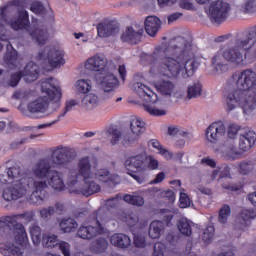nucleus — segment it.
Masks as SVG:
<instances>
[{
  "label": "nucleus",
  "mask_w": 256,
  "mask_h": 256,
  "mask_svg": "<svg viewBox=\"0 0 256 256\" xmlns=\"http://www.w3.org/2000/svg\"><path fill=\"white\" fill-rule=\"evenodd\" d=\"M175 44L171 47L162 44L157 46L152 54L141 56L143 65H155L160 59L157 68V75L163 77H178L182 73L183 79L193 77L201 65L195 59L197 46L185 37L177 36L174 38Z\"/></svg>",
  "instance_id": "obj_1"
},
{
  "label": "nucleus",
  "mask_w": 256,
  "mask_h": 256,
  "mask_svg": "<svg viewBox=\"0 0 256 256\" xmlns=\"http://www.w3.org/2000/svg\"><path fill=\"white\" fill-rule=\"evenodd\" d=\"M232 81L236 82L237 89H228L224 92L227 111H233L238 105H242L243 111H253L256 107L255 71L245 69L238 74H233Z\"/></svg>",
  "instance_id": "obj_2"
},
{
  "label": "nucleus",
  "mask_w": 256,
  "mask_h": 256,
  "mask_svg": "<svg viewBox=\"0 0 256 256\" xmlns=\"http://www.w3.org/2000/svg\"><path fill=\"white\" fill-rule=\"evenodd\" d=\"M256 43V25L251 27L246 34L237 37L234 41L235 46L225 49L223 52L218 51L212 58V65H215L216 71L225 73L229 66L223 64V59L227 63L241 67L245 65L247 52L253 49Z\"/></svg>",
  "instance_id": "obj_3"
},
{
  "label": "nucleus",
  "mask_w": 256,
  "mask_h": 256,
  "mask_svg": "<svg viewBox=\"0 0 256 256\" xmlns=\"http://www.w3.org/2000/svg\"><path fill=\"white\" fill-rule=\"evenodd\" d=\"M18 219H23L25 223H31L35 219V214L33 212H24L0 218V233H11L13 231L15 243L20 245V247L15 246V244L0 246V253L4 256H21L23 255V249L27 247V232L23 224L17 222Z\"/></svg>",
  "instance_id": "obj_4"
},
{
  "label": "nucleus",
  "mask_w": 256,
  "mask_h": 256,
  "mask_svg": "<svg viewBox=\"0 0 256 256\" xmlns=\"http://www.w3.org/2000/svg\"><path fill=\"white\" fill-rule=\"evenodd\" d=\"M31 187H33V191L29 198L30 203L42 205L43 201H45V195H47V191H45L48 187L47 181H38L33 178H22L19 183L4 188L2 199L7 202L17 201V199L27 195L31 191Z\"/></svg>",
  "instance_id": "obj_5"
},
{
  "label": "nucleus",
  "mask_w": 256,
  "mask_h": 256,
  "mask_svg": "<svg viewBox=\"0 0 256 256\" xmlns=\"http://www.w3.org/2000/svg\"><path fill=\"white\" fill-rule=\"evenodd\" d=\"M41 91L46 96L40 97L28 104L29 113H45L49 108V104L55 105L57 109L61 107V87L57 86V80L53 78H46L41 81Z\"/></svg>",
  "instance_id": "obj_6"
},
{
  "label": "nucleus",
  "mask_w": 256,
  "mask_h": 256,
  "mask_svg": "<svg viewBox=\"0 0 256 256\" xmlns=\"http://www.w3.org/2000/svg\"><path fill=\"white\" fill-rule=\"evenodd\" d=\"M85 68L88 71H95V80L99 83L102 89L109 93L113 89L119 87V79L107 68V58L104 55L96 54L89 58L85 63Z\"/></svg>",
  "instance_id": "obj_7"
},
{
  "label": "nucleus",
  "mask_w": 256,
  "mask_h": 256,
  "mask_svg": "<svg viewBox=\"0 0 256 256\" xmlns=\"http://www.w3.org/2000/svg\"><path fill=\"white\" fill-rule=\"evenodd\" d=\"M133 89L143 99L144 111L152 117H163L167 115V110L163 109V102L159 100V96L149 86L141 83L135 82L133 84Z\"/></svg>",
  "instance_id": "obj_8"
},
{
  "label": "nucleus",
  "mask_w": 256,
  "mask_h": 256,
  "mask_svg": "<svg viewBox=\"0 0 256 256\" xmlns=\"http://www.w3.org/2000/svg\"><path fill=\"white\" fill-rule=\"evenodd\" d=\"M84 183L81 185L78 176L69 177L67 181L68 192L74 195H83L84 197H91L95 193L101 191V186L97 182L89 179H83Z\"/></svg>",
  "instance_id": "obj_9"
},
{
  "label": "nucleus",
  "mask_w": 256,
  "mask_h": 256,
  "mask_svg": "<svg viewBox=\"0 0 256 256\" xmlns=\"http://www.w3.org/2000/svg\"><path fill=\"white\" fill-rule=\"evenodd\" d=\"M125 167L128 169V174L132 179L137 181L139 185H143L145 183V175L138 173H145L147 171V156L145 154H138L135 156L129 157L125 161Z\"/></svg>",
  "instance_id": "obj_10"
},
{
  "label": "nucleus",
  "mask_w": 256,
  "mask_h": 256,
  "mask_svg": "<svg viewBox=\"0 0 256 256\" xmlns=\"http://www.w3.org/2000/svg\"><path fill=\"white\" fill-rule=\"evenodd\" d=\"M231 13V4L223 0L212 1L208 8V17L212 25L225 23Z\"/></svg>",
  "instance_id": "obj_11"
},
{
  "label": "nucleus",
  "mask_w": 256,
  "mask_h": 256,
  "mask_svg": "<svg viewBox=\"0 0 256 256\" xmlns=\"http://www.w3.org/2000/svg\"><path fill=\"white\" fill-rule=\"evenodd\" d=\"M23 77L26 83H33V81H37V79H39V65L31 61L26 64L23 71L11 74L8 81L9 87H17Z\"/></svg>",
  "instance_id": "obj_12"
},
{
  "label": "nucleus",
  "mask_w": 256,
  "mask_h": 256,
  "mask_svg": "<svg viewBox=\"0 0 256 256\" xmlns=\"http://www.w3.org/2000/svg\"><path fill=\"white\" fill-rule=\"evenodd\" d=\"M101 210L96 211V224L93 225H81L77 231V236L80 239H84L87 241H91V239H95L97 235H103L105 233V226H103V216H101Z\"/></svg>",
  "instance_id": "obj_13"
},
{
  "label": "nucleus",
  "mask_w": 256,
  "mask_h": 256,
  "mask_svg": "<svg viewBox=\"0 0 256 256\" xmlns=\"http://www.w3.org/2000/svg\"><path fill=\"white\" fill-rule=\"evenodd\" d=\"M65 52L63 50L46 47L44 51L39 52L37 59L43 61L48 60V63L52 69H57L65 65Z\"/></svg>",
  "instance_id": "obj_14"
},
{
  "label": "nucleus",
  "mask_w": 256,
  "mask_h": 256,
  "mask_svg": "<svg viewBox=\"0 0 256 256\" xmlns=\"http://www.w3.org/2000/svg\"><path fill=\"white\" fill-rule=\"evenodd\" d=\"M75 157H77V152L70 147L58 146L52 151V163L54 167H67Z\"/></svg>",
  "instance_id": "obj_15"
},
{
  "label": "nucleus",
  "mask_w": 256,
  "mask_h": 256,
  "mask_svg": "<svg viewBox=\"0 0 256 256\" xmlns=\"http://www.w3.org/2000/svg\"><path fill=\"white\" fill-rule=\"evenodd\" d=\"M42 245L46 249H53V247H57L58 245L62 255L71 256V245L65 241L59 242L55 234H44L42 237Z\"/></svg>",
  "instance_id": "obj_16"
},
{
  "label": "nucleus",
  "mask_w": 256,
  "mask_h": 256,
  "mask_svg": "<svg viewBox=\"0 0 256 256\" xmlns=\"http://www.w3.org/2000/svg\"><path fill=\"white\" fill-rule=\"evenodd\" d=\"M51 168V160L49 158H42L34 165L32 173L36 179H47L48 181L55 171Z\"/></svg>",
  "instance_id": "obj_17"
},
{
  "label": "nucleus",
  "mask_w": 256,
  "mask_h": 256,
  "mask_svg": "<svg viewBox=\"0 0 256 256\" xmlns=\"http://www.w3.org/2000/svg\"><path fill=\"white\" fill-rule=\"evenodd\" d=\"M143 33H145L143 27H136L135 29L133 26H128L121 35V41L129 45H139V42L143 39Z\"/></svg>",
  "instance_id": "obj_18"
},
{
  "label": "nucleus",
  "mask_w": 256,
  "mask_h": 256,
  "mask_svg": "<svg viewBox=\"0 0 256 256\" xmlns=\"http://www.w3.org/2000/svg\"><path fill=\"white\" fill-rule=\"evenodd\" d=\"M130 129L132 135L124 136V141L126 143H135V141L139 139V135H143V133H145V122L140 118L134 117L130 121Z\"/></svg>",
  "instance_id": "obj_19"
},
{
  "label": "nucleus",
  "mask_w": 256,
  "mask_h": 256,
  "mask_svg": "<svg viewBox=\"0 0 256 256\" xmlns=\"http://www.w3.org/2000/svg\"><path fill=\"white\" fill-rule=\"evenodd\" d=\"M226 133L225 124L223 122H213L206 129V138L210 143H217Z\"/></svg>",
  "instance_id": "obj_20"
},
{
  "label": "nucleus",
  "mask_w": 256,
  "mask_h": 256,
  "mask_svg": "<svg viewBox=\"0 0 256 256\" xmlns=\"http://www.w3.org/2000/svg\"><path fill=\"white\" fill-rule=\"evenodd\" d=\"M256 133L253 130H249L239 137V149L240 151H251L255 147Z\"/></svg>",
  "instance_id": "obj_21"
},
{
  "label": "nucleus",
  "mask_w": 256,
  "mask_h": 256,
  "mask_svg": "<svg viewBox=\"0 0 256 256\" xmlns=\"http://www.w3.org/2000/svg\"><path fill=\"white\" fill-rule=\"evenodd\" d=\"M32 41H35L37 45H45L49 39V32L46 26H38L36 28H30L28 30Z\"/></svg>",
  "instance_id": "obj_22"
},
{
  "label": "nucleus",
  "mask_w": 256,
  "mask_h": 256,
  "mask_svg": "<svg viewBox=\"0 0 256 256\" xmlns=\"http://www.w3.org/2000/svg\"><path fill=\"white\" fill-rule=\"evenodd\" d=\"M144 27L150 37H155L159 33V29H161V19L157 16H148L145 19Z\"/></svg>",
  "instance_id": "obj_23"
},
{
  "label": "nucleus",
  "mask_w": 256,
  "mask_h": 256,
  "mask_svg": "<svg viewBox=\"0 0 256 256\" xmlns=\"http://www.w3.org/2000/svg\"><path fill=\"white\" fill-rule=\"evenodd\" d=\"M98 37L105 39L107 37H111V35H115L117 31V26L113 21L109 22H100L96 26Z\"/></svg>",
  "instance_id": "obj_24"
},
{
  "label": "nucleus",
  "mask_w": 256,
  "mask_h": 256,
  "mask_svg": "<svg viewBox=\"0 0 256 256\" xmlns=\"http://www.w3.org/2000/svg\"><path fill=\"white\" fill-rule=\"evenodd\" d=\"M110 243L118 249H128L131 247V238L123 233H115L111 236Z\"/></svg>",
  "instance_id": "obj_25"
},
{
  "label": "nucleus",
  "mask_w": 256,
  "mask_h": 256,
  "mask_svg": "<svg viewBox=\"0 0 256 256\" xmlns=\"http://www.w3.org/2000/svg\"><path fill=\"white\" fill-rule=\"evenodd\" d=\"M83 177V179H91V161L89 156L81 158L78 162V174L76 177Z\"/></svg>",
  "instance_id": "obj_26"
},
{
  "label": "nucleus",
  "mask_w": 256,
  "mask_h": 256,
  "mask_svg": "<svg viewBox=\"0 0 256 256\" xmlns=\"http://www.w3.org/2000/svg\"><path fill=\"white\" fill-rule=\"evenodd\" d=\"M165 232V222L154 220L150 223L148 235L151 239H159Z\"/></svg>",
  "instance_id": "obj_27"
},
{
  "label": "nucleus",
  "mask_w": 256,
  "mask_h": 256,
  "mask_svg": "<svg viewBox=\"0 0 256 256\" xmlns=\"http://www.w3.org/2000/svg\"><path fill=\"white\" fill-rule=\"evenodd\" d=\"M11 27L14 31H21L29 27V13L27 11L19 12L17 19L11 22Z\"/></svg>",
  "instance_id": "obj_28"
},
{
  "label": "nucleus",
  "mask_w": 256,
  "mask_h": 256,
  "mask_svg": "<svg viewBox=\"0 0 256 256\" xmlns=\"http://www.w3.org/2000/svg\"><path fill=\"white\" fill-rule=\"evenodd\" d=\"M154 86L161 95H171L173 93V89H175V84L170 80L165 79L156 81Z\"/></svg>",
  "instance_id": "obj_29"
},
{
  "label": "nucleus",
  "mask_w": 256,
  "mask_h": 256,
  "mask_svg": "<svg viewBox=\"0 0 256 256\" xmlns=\"http://www.w3.org/2000/svg\"><path fill=\"white\" fill-rule=\"evenodd\" d=\"M48 185L54 189V191H65V182L57 170L52 172V175L47 180Z\"/></svg>",
  "instance_id": "obj_30"
},
{
  "label": "nucleus",
  "mask_w": 256,
  "mask_h": 256,
  "mask_svg": "<svg viewBox=\"0 0 256 256\" xmlns=\"http://www.w3.org/2000/svg\"><path fill=\"white\" fill-rule=\"evenodd\" d=\"M193 225V221L187 218H182L178 221L177 228L182 235H185V237H191L193 235Z\"/></svg>",
  "instance_id": "obj_31"
},
{
  "label": "nucleus",
  "mask_w": 256,
  "mask_h": 256,
  "mask_svg": "<svg viewBox=\"0 0 256 256\" xmlns=\"http://www.w3.org/2000/svg\"><path fill=\"white\" fill-rule=\"evenodd\" d=\"M256 212L253 209H243L239 215V222L241 223L240 229H245L251 225V219H255Z\"/></svg>",
  "instance_id": "obj_32"
},
{
  "label": "nucleus",
  "mask_w": 256,
  "mask_h": 256,
  "mask_svg": "<svg viewBox=\"0 0 256 256\" xmlns=\"http://www.w3.org/2000/svg\"><path fill=\"white\" fill-rule=\"evenodd\" d=\"M8 175L11 179V183H19L21 179H32L31 177L23 175V170L20 166H12L7 168Z\"/></svg>",
  "instance_id": "obj_33"
},
{
  "label": "nucleus",
  "mask_w": 256,
  "mask_h": 256,
  "mask_svg": "<svg viewBox=\"0 0 256 256\" xmlns=\"http://www.w3.org/2000/svg\"><path fill=\"white\" fill-rule=\"evenodd\" d=\"M76 105H79L77 100L66 101L64 111L58 116V119L55 121H52L49 124H40V125H38V129H45L47 127H51V125H55V123H57V121H59V119L65 117V115H67V113H69V111H71L73 109V107H76Z\"/></svg>",
  "instance_id": "obj_34"
},
{
  "label": "nucleus",
  "mask_w": 256,
  "mask_h": 256,
  "mask_svg": "<svg viewBox=\"0 0 256 256\" xmlns=\"http://www.w3.org/2000/svg\"><path fill=\"white\" fill-rule=\"evenodd\" d=\"M17 57H19V55L17 54V50L13 48V45H11V43H8L7 52L4 55V63H6V65L16 67Z\"/></svg>",
  "instance_id": "obj_35"
},
{
  "label": "nucleus",
  "mask_w": 256,
  "mask_h": 256,
  "mask_svg": "<svg viewBox=\"0 0 256 256\" xmlns=\"http://www.w3.org/2000/svg\"><path fill=\"white\" fill-rule=\"evenodd\" d=\"M77 221L73 218H64L60 222V229L63 233H73L77 229Z\"/></svg>",
  "instance_id": "obj_36"
},
{
  "label": "nucleus",
  "mask_w": 256,
  "mask_h": 256,
  "mask_svg": "<svg viewBox=\"0 0 256 256\" xmlns=\"http://www.w3.org/2000/svg\"><path fill=\"white\" fill-rule=\"evenodd\" d=\"M107 247H109V242H107V239L98 238L92 243L91 250L94 253H105V251H107Z\"/></svg>",
  "instance_id": "obj_37"
},
{
  "label": "nucleus",
  "mask_w": 256,
  "mask_h": 256,
  "mask_svg": "<svg viewBox=\"0 0 256 256\" xmlns=\"http://www.w3.org/2000/svg\"><path fill=\"white\" fill-rule=\"evenodd\" d=\"M123 201L129 203V205H134L136 207H143L145 205V198L139 195L126 194L123 196Z\"/></svg>",
  "instance_id": "obj_38"
},
{
  "label": "nucleus",
  "mask_w": 256,
  "mask_h": 256,
  "mask_svg": "<svg viewBox=\"0 0 256 256\" xmlns=\"http://www.w3.org/2000/svg\"><path fill=\"white\" fill-rule=\"evenodd\" d=\"M106 135L110 138L111 145H117L121 139V131L117 128V126H110L106 130Z\"/></svg>",
  "instance_id": "obj_39"
},
{
  "label": "nucleus",
  "mask_w": 256,
  "mask_h": 256,
  "mask_svg": "<svg viewBox=\"0 0 256 256\" xmlns=\"http://www.w3.org/2000/svg\"><path fill=\"white\" fill-rule=\"evenodd\" d=\"M99 104V96L95 94H86L82 99V105L86 109H93Z\"/></svg>",
  "instance_id": "obj_40"
},
{
  "label": "nucleus",
  "mask_w": 256,
  "mask_h": 256,
  "mask_svg": "<svg viewBox=\"0 0 256 256\" xmlns=\"http://www.w3.org/2000/svg\"><path fill=\"white\" fill-rule=\"evenodd\" d=\"M240 175H253L256 173V163L253 162H242L239 166Z\"/></svg>",
  "instance_id": "obj_41"
},
{
  "label": "nucleus",
  "mask_w": 256,
  "mask_h": 256,
  "mask_svg": "<svg viewBox=\"0 0 256 256\" xmlns=\"http://www.w3.org/2000/svg\"><path fill=\"white\" fill-rule=\"evenodd\" d=\"M201 91H203V86L201 83H194L192 86L188 87V99H195L197 97H200Z\"/></svg>",
  "instance_id": "obj_42"
},
{
  "label": "nucleus",
  "mask_w": 256,
  "mask_h": 256,
  "mask_svg": "<svg viewBox=\"0 0 256 256\" xmlns=\"http://www.w3.org/2000/svg\"><path fill=\"white\" fill-rule=\"evenodd\" d=\"M30 237L34 245H39L41 243V227L32 225L30 227Z\"/></svg>",
  "instance_id": "obj_43"
},
{
  "label": "nucleus",
  "mask_w": 256,
  "mask_h": 256,
  "mask_svg": "<svg viewBox=\"0 0 256 256\" xmlns=\"http://www.w3.org/2000/svg\"><path fill=\"white\" fill-rule=\"evenodd\" d=\"M215 233V226L209 225L204 229V232L202 234V240L204 241V245L211 244V241H213V235Z\"/></svg>",
  "instance_id": "obj_44"
},
{
  "label": "nucleus",
  "mask_w": 256,
  "mask_h": 256,
  "mask_svg": "<svg viewBox=\"0 0 256 256\" xmlns=\"http://www.w3.org/2000/svg\"><path fill=\"white\" fill-rule=\"evenodd\" d=\"M231 215V206L224 204L220 211H219V216H218V221L220 223H227V219H229V216Z\"/></svg>",
  "instance_id": "obj_45"
},
{
  "label": "nucleus",
  "mask_w": 256,
  "mask_h": 256,
  "mask_svg": "<svg viewBox=\"0 0 256 256\" xmlns=\"http://www.w3.org/2000/svg\"><path fill=\"white\" fill-rule=\"evenodd\" d=\"M95 177L102 183H108V181L111 180V172H109L107 169H99L95 173Z\"/></svg>",
  "instance_id": "obj_46"
},
{
  "label": "nucleus",
  "mask_w": 256,
  "mask_h": 256,
  "mask_svg": "<svg viewBox=\"0 0 256 256\" xmlns=\"http://www.w3.org/2000/svg\"><path fill=\"white\" fill-rule=\"evenodd\" d=\"M226 157L230 161H235L236 159H239L241 157V152L235 146L232 145L227 148Z\"/></svg>",
  "instance_id": "obj_47"
},
{
  "label": "nucleus",
  "mask_w": 256,
  "mask_h": 256,
  "mask_svg": "<svg viewBox=\"0 0 256 256\" xmlns=\"http://www.w3.org/2000/svg\"><path fill=\"white\" fill-rule=\"evenodd\" d=\"M76 88L79 93H89L91 91V84L85 79L78 80L76 82Z\"/></svg>",
  "instance_id": "obj_48"
},
{
  "label": "nucleus",
  "mask_w": 256,
  "mask_h": 256,
  "mask_svg": "<svg viewBox=\"0 0 256 256\" xmlns=\"http://www.w3.org/2000/svg\"><path fill=\"white\" fill-rule=\"evenodd\" d=\"M160 214L164 223L169 227V225H171V221H173V218L175 217V213L169 209H161Z\"/></svg>",
  "instance_id": "obj_49"
},
{
  "label": "nucleus",
  "mask_w": 256,
  "mask_h": 256,
  "mask_svg": "<svg viewBox=\"0 0 256 256\" xmlns=\"http://www.w3.org/2000/svg\"><path fill=\"white\" fill-rule=\"evenodd\" d=\"M159 169V161L152 155L146 156V171H155Z\"/></svg>",
  "instance_id": "obj_50"
},
{
  "label": "nucleus",
  "mask_w": 256,
  "mask_h": 256,
  "mask_svg": "<svg viewBox=\"0 0 256 256\" xmlns=\"http://www.w3.org/2000/svg\"><path fill=\"white\" fill-rule=\"evenodd\" d=\"M5 7L0 11V41L5 37V23H7V16L5 15Z\"/></svg>",
  "instance_id": "obj_51"
},
{
  "label": "nucleus",
  "mask_w": 256,
  "mask_h": 256,
  "mask_svg": "<svg viewBox=\"0 0 256 256\" xmlns=\"http://www.w3.org/2000/svg\"><path fill=\"white\" fill-rule=\"evenodd\" d=\"M30 11L35 13V15H41L45 13V6H43V3L41 2L35 1L30 4Z\"/></svg>",
  "instance_id": "obj_52"
},
{
  "label": "nucleus",
  "mask_w": 256,
  "mask_h": 256,
  "mask_svg": "<svg viewBox=\"0 0 256 256\" xmlns=\"http://www.w3.org/2000/svg\"><path fill=\"white\" fill-rule=\"evenodd\" d=\"M53 215H55V207L50 206L48 208H43L40 210V217L42 219H50L51 217H53Z\"/></svg>",
  "instance_id": "obj_53"
},
{
  "label": "nucleus",
  "mask_w": 256,
  "mask_h": 256,
  "mask_svg": "<svg viewBox=\"0 0 256 256\" xmlns=\"http://www.w3.org/2000/svg\"><path fill=\"white\" fill-rule=\"evenodd\" d=\"M165 249H167L165 244L162 242H156L154 244L153 256H165Z\"/></svg>",
  "instance_id": "obj_54"
},
{
  "label": "nucleus",
  "mask_w": 256,
  "mask_h": 256,
  "mask_svg": "<svg viewBox=\"0 0 256 256\" xmlns=\"http://www.w3.org/2000/svg\"><path fill=\"white\" fill-rule=\"evenodd\" d=\"M134 245L140 249H145L147 247V242L145 241V237L141 235L134 234Z\"/></svg>",
  "instance_id": "obj_55"
},
{
  "label": "nucleus",
  "mask_w": 256,
  "mask_h": 256,
  "mask_svg": "<svg viewBox=\"0 0 256 256\" xmlns=\"http://www.w3.org/2000/svg\"><path fill=\"white\" fill-rule=\"evenodd\" d=\"M256 11V0H248L244 4V13H255Z\"/></svg>",
  "instance_id": "obj_56"
},
{
  "label": "nucleus",
  "mask_w": 256,
  "mask_h": 256,
  "mask_svg": "<svg viewBox=\"0 0 256 256\" xmlns=\"http://www.w3.org/2000/svg\"><path fill=\"white\" fill-rule=\"evenodd\" d=\"M180 207L182 209H185L187 207H189V205H191V201L189 200V196L186 193H180Z\"/></svg>",
  "instance_id": "obj_57"
},
{
  "label": "nucleus",
  "mask_w": 256,
  "mask_h": 256,
  "mask_svg": "<svg viewBox=\"0 0 256 256\" xmlns=\"http://www.w3.org/2000/svg\"><path fill=\"white\" fill-rule=\"evenodd\" d=\"M239 129L240 127L238 125L231 124L228 127V132H227L229 139H235V137L237 136V133H239Z\"/></svg>",
  "instance_id": "obj_58"
},
{
  "label": "nucleus",
  "mask_w": 256,
  "mask_h": 256,
  "mask_svg": "<svg viewBox=\"0 0 256 256\" xmlns=\"http://www.w3.org/2000/svg\"><path fill=\"white\" fill-rule=\"evenodd\" d=\"M179 7L181 9H186V11H193V9H195L191 0H180Z\"/></svg>",
  "instance_id": "obj_59"
},
{
  "label": "nucleus",
  "mask_w": 256,
  "mask_h": 256,
  "mask_svg": "<svg viewBox=\"0 0 256 256\" xmlns=\"http://www.w3.org/2000/svg\"><path fill=\"white\" fill-rule=\"evenodd\" d=\"M119 199H121V194H117L115 197L109 198L106 200L107 207H111L112 209L119 205Z\"/></svg>",
  "instance_id": "obj_60"
},
{
  "label": "nucleus",
  "mask_w": 256,
  "mask_h": 256,
  "mask_svg": "<svg viewBox=\"0 0 256 256\" xmlns=\"http://www.w3.org/2000/svg\"><path fill=\"white\" fill-rule=\"evenodd\" d=\"M201 165H207V167L215 169V167H217V162H215L214 159H211L209 157H204L201 159Z\"/></svg>",
  "instance_id": "obj_61"
},
{
  "label": "nucleus",
  "mask_w": 256,
  "mask_h": 256,
  "mask_svg": "<svg viewBox=\"0 0 256 256\" xmlns=\"http://www.w3.org/2000/svg\"><path fill=\"white\" fill-rule=\"evenodd\" d=\"M0 183L3 185H7V183H11V177L9 176L8 170L1 172L0 171Z\"/></svg>",
  "instance_id": "obj_62"
},
{
  "label": "nucleus",
  "mask_w": 256,
  "mask_h": 256,
  "mask_svg": "<svg viewBox=\"0 0 256 256\" xmlns=\"http://www.w3.org/2000/svg\"><path fill=\"white\" fill-rule=\"evenodd\" d=\"M163 197L165 201H168V203H175V192L172 190H166L163 194Z\"/></svg>",
  "instance_id": "obj_63"
},
{
  "label": "nucleus",
  "mask_w": 256,
  "mask_h": 256,
  "mask_svg": "<svg viewBox=\"0 0 256 256\" xmlns=\"http://www.w3.org/2000/svg\"><path fill=\"white\" fill-rule=\"evenodd\" d=\"M159 155H162V157H164V159H166V161H171V159H173V152L162 148L159 152Z\"/></svg>",
  "instance_id": "obj_64"
}]
</instances>
